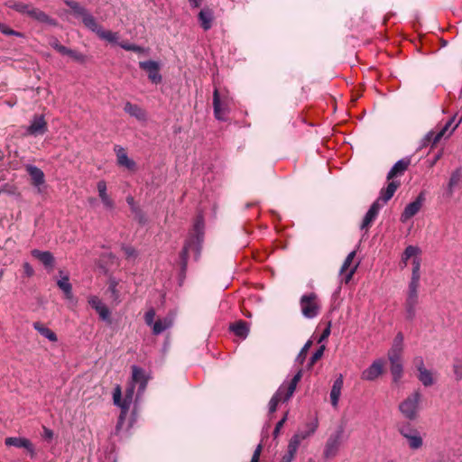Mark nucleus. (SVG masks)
Masks as SVG:
<instances>
[{
    "label": "nucleus",
    "instance_id": "nucleus-1",
    "mask_svg": "<svg viewBox=\"0 0 462 462\" xmlns=\"http://www.w3.org/2000/svg\"><path fill=\"white\" fill-rule=\"evenodd\" d=\"M204 236V219L202 216H198L193 225V232L187 239L180 253V264L181 269L184 271L187 267L189 253L194 254L197 260L200 254L201 244Z\"/></svg>",
    "mask_w": 462,
    "mask_h": 462
},
{
    "label": "nucleus",
    "instance_id": "nucleus-2",
    "mask_svg": "<svg viewBox=\"0 0 462 462\" xmlns=\"http://www.w3.org/2000/svg\"><path fill=\"white\" fill-rule=\"evenodd\" d=\"M318 428V422H311L308 424V430H298L289 440L287 450L284 455H282L280 462H291L294 459V457L298 451V448L300 443L310 437L316 431Z\"/></svg>",
    "mask_w": 462,
    "mask_h": 462
},
{
    "label": "nucleus",
    "instance_id": "nucleus-3",
    "mask_svg": "<svg viewBox=\"0 0 462 462\" xmlns=\"http://www.w3.org/2000/svg\"><path fill=\"white\" fill-rule=\"evenodd\" d=\"M420 399V393L414 391L400 403L399 410L406 419L415 420L417 418Z\"/></svg>",
    "mask_w": 462,
    "mask_h": 462
},
{
    "label": "nucleus",
    "instance_id": "nucleus-4",
    "mask_svg": "<svg viewBox=\"0 0 462 462\" xmlns=\"http://www.w3.org/2000/svg\"><path fill=\"white\" fill-rule=\"evenodd\" d=\"M302 315L307 319H313L319 313L320 306L317 301L315 293L304 294L300 300Z\"/></svg>",
    "mask_w": 462,
    "mask_h": 462
},
{
    "label": "nucleus",
    "instance_id": "nucleus-5",
    "mask_svg": "<svg viewBox=\"0 0 462 462\" xmlns=\"http://www.w3.org/2000/svg\"><path fill=\"white\" fill-rule=\"evenodd\" d=\"M230 99L227 96L220 97L217 88L213 92L214 116L219 121H226L229 113Z\"/></svg>",
    "mask_w": 462,
    "mask_h": 462
},
{
    "label": "nucleus",
    "instance_id": "nucleus-6",
    "mask_svg": "<svg viewBox=\"0 0 462 462\" xmlns=\"http://www.w3.org/2000/svg\"><path fill=\"white\" fill-rule=\"evenodd\" d=\"M133 396H134V386H129L126 390H125V398L124 400L122 401L121 400V389L119 386H116L115 388V391H114V393H113V400H114V403L117 406H119L121 409H122V414L125 415L129 407H130V404L133 401Z\"/></svg>",
    "mask_w": 462,
    "mask_h": 462
},
{
    "label": "nucleus",
    "instance_id": "nucleus-7",
    "mask_svg": "<svg viewBox=\"0 0 462 462\" xmlns=\"http://www.w3.org/2000/svg\"><path fill=\"white\" fill-rule=\"evenodd\" d=\"M148 383V376L146 375L144 370L137 365L132 366V383L130 386L135 387L138 385L137 396H140L143 393L146 389Z\"/></svg>",
    "mask_w": 462,
    "mask_h": 462
},
{
    "label": "nucleus",
    "instance_id": "nucleus-8",
    "mask_svg": "<svg viewBox=\"0 0 462 462\" xmlns=\"http://www.w3.org/2000/svg\"><path fill=\"white\" fill-rule=\"evenodd\" d=\"M343 431V429L340 428L328 438L323 453L326 458L333 457L337 455L341 444Z\"/></svg>",
    "mask_w": 462,
    "mask_h": 462
},
{
    "label": "nucleus",
    "instance_id": "nucleus-9",
    "mask_svg": "<svg viewBox=\"0 0 462 462\" xmlns=\"http://www.w3.org/2000/svg\"><path fill=\"white\" fill-rule=\"evenodd\" d=\"M139 67L147 72L148 79L154 84L161 83L162 78L160 74V64L154 60L140 61Z\"/></svg>",
    "mask_w": 462,
    "mask_h": 462
},
{
    "label": "nucleus",
    "instance_id": "nucleus-10",
    "mask_svg": "<svg viewBox=\"0 0 462 462\" xmlns=\"http://www.w3.org/2000/svg\"><path fill=\"white\" fill-rule=\"evenodd\" d=\"M384 361L383 359L374 360L369 367L361 374V379L364 381H374L383 372Z\"/></svg>",
    "mask_w": 462,
    "mask_h": 462
},
{
    "label": "nucleus",
    "instance_id": "nucleus-11",
    "mask_svg": "<svg viewBox=\"0 0 462 462\" xmlns=\"http://www.w3.org/2000/svg\"><path fill=\"white\" fill-rule=\"evenodd\" d=\"M403 350V335L402 332L397 333L393 345L388 351V359L390 363L402 362V354Z\"/></svg>",
    "mask_w": 462,
    "mask_h": 462
},
{
    "label": "nucleus",
    "instance_id": "nucleus-12",
    "mask_svg": "<svg viewBox=\"0 0 462 462\" xmlns=\"http://www.w3.org/2000/svg\"><path fill=\"white\" fill-rule=\"evenodd\" d=\"M423 201H424V196H423V194H420L414 201L409 203L405 207L403 212L401 215V221L402 223H405L410 218L414 217L421 208Z\"/></svg>",
    "mask_w": 462,
    "mask_h": 462
},
{
    "label": "nucleus",
    "instance_id": "nucleus-13",
    "mask_svg": "<svg viewBox=\"0 0 462 462\" xmlns=\"http://www.w3.org/2000/svg\"><path fill=\"white\" fill-rule=\"evenodd\" d=\"M419 304V292L407 291L404 309L406 319L413 320L416 317V308Z\"/></svg>",
    "mask_w": 462,
    "mask_h": 462
},
{
    "label": "nucleus",
    "instance_id": "nucleus-14",
    "mask_svg": "<svg viewBox=\"0 0 462 462\" xmlns=\"http://www.w3.org/2000/svg\"><path fill=\"white\" fill-rule=\"evenodd\" d=\"M47 132V124L42 116H35L27 127L26 133L30 135L38 136Z\"/></svg>",
    "mask_w": 462,
    "mask_h": 462
},
{
    "label": "nucleus",
    "instance_id": "nucleus-15",
    "mask_svg": "<svg viewBox=\"0 0 462 462\" xmlns=\"http://www.w3.org/2000/svg\"><path fill=\"white\" fill-rule=\"evenodd\" d=\"M356 256V251H352L350 252L346 258L345 259L341 268H340V275H344V281L346 283L349 282V281L352 279L356 268H357V265L358 264H356L355 266H353L352 268H350V265L354 260Z\"/></svg>",
    "mask_w": 462,
    "mask_h": 462
},
{
    "label": "nucleus",
    "instance_id": "nucleus-16",
    "mask_svg": "<svg viewBox=\"0 0 462 462\" xmlns=\"http://www.w3.org/2000/svg\"><path fill=\"white\" fill-rule=\"evenodd\" d=\"M382 208H383V204L380 203L379 201H374L371 205L370 208L368 209V211L366 212V214L364 217V219H363L361 226H360L361 229H368L370 227L372 223L374 221V219L378 216V213Z\"/></svg>",
    "mask_w": 462,
    "mask_h": 462
},
{
    "label": "nucleus",
    "instance_id": "nucleus-17",
    "mask_svg": "<svg viewBox=\"0 0 462 462\" xmlns=\"http://www.w3.org/2000/svg\"><path fill=\"white\" fill-rule=\"evenodd\" d=\"M400 185L401 183L398 180L390 181L386 188L381 189L380 196L375 201H379L383 206L393 197Z\"/></svg>",
    "mask_w": 462,
    "mask_h": 462
},
{
    "label": "nucleus",
    "instance_id": "nucleus-18",
    "mask_svg": "<svg viewBox=\"0 0 462 462\" xmlns=\"http://www.w3.org/2000/svg\"><path fill=\"white\" fill-rule=\"evenodd\" d=\"M400 185L401 183L398 180L390 181L386 188L381 189L380 196L375 201H379L383 206L393 197Z\"/></svg>",
    "mask_w": 462,
    "mask_h": 462
},
{
    "label": "nucleus",
    "instance_id": "nucleus-19",
    "mask_svg": "<svg viewBox=\"0 0 462 462\" xmlns=\"http://www.w3.org/2000/svg\"><path fill=\"white\" fill-rule=\"evenodd\" d=\"M90 306L96 310L101 319L110 322V311L108 308L97 296L88 300Z\"/></svg>",
    "mask_w": 462,
    "mask_h": 462
},
{
    "label": "nucleus",
    "instance_id": "nucleus-20",
    "mask_svg": "<svg viewBox=\"0 0 462 462\" xmlns=\"http://www.w3.org/2000/svg\"><path fill=\"white\" fill-rule=\"evenodd\" d=\"M5 444L8 447L23 448L27 449L32 455L34 454L33 445L25 438L9 437L5 439Z\"/></svg>",
    "mask_w": 462,
    "mask_h": 462
},
{
    "label": "nucleus",
    "instance_id": "nucleus-21",
    "mask_svg": "<svg viewBox=\"0 0 462 462\" xmlns=\"http://www.w3.org/2000/svg\"><path fill=\"white\" fill-rule=\"evenodd\" d=\"M115 152L117 157V163L119 166L125 167L130 171L135 169V162L127 156L125 150L121 146H115Z\"/></svg>",
    "mask_w": 462,
    "mask_h": 462
},
{
    "label": "nucleus",
    "instance_id": "nucleus-22",
    "mask_svg": "<svg viewBox=\"0 0 462 462\" xmlns=\"http://www.w3.org/2000/svg\"><path fill=\"white\" fill-rule=\"evenodd\" d=\"M411 163V160L409 158L401 159L391 168L389 172L387 173V180H393L395 177L401 176L404 173V171L408 169Z\"/></svg>",
    "mask_w": 462,
    "mask_h": 462
},
{
    "label": "nucleus",
    "instance_id": "nucleus-23",
    "mask_svg": "<svg viewBox=\"0 0 462 462\" xmlns=\"http://www.w3.org/2000/svg\"><path fill=\"white\" fill-rule=\"evenodd\" d=\"M29 16L40 23H46L51 26L58 25V22L55 19L49 16L43 11H42L38 8H35L33 6L32 7V10L30 11Z\"/></svg>",
    "mask_w": 462,
    "mask_h": 462
},
{
    "label": "nucleus",
    "instance_id": "nucleus-24",
    "mask_svg": "<svg viewBox=\"0 0 462 462\" xmlns=\"http://www.w3.org/2000/svg\"><path fill=\"white\" fill-rule=\"evenodd\" d=\"M32 255L38 259L46 268H52L54 266V256L49 251H41L33 249L31 252Z\"/></svg>",
    "mask_w": 462,
    "mask_h": 462
},
{
    "label": "nucleus",
    "instance_id": "nucleus-25",
    "mask_svg": "<svg viewBox=\"0 0 462 462\" xmlns=\"http://www.w3.org/2000/svg\"><path fill=\"white\" fill-rule=\"evenodd\" d=\"M98 196L105 206L108 209H112L115 207L113 199L108 196L106 192V183L105 180H99L97 184Z\"/></svg>",
    "mask_w": 462,
    "mask_h": 462
},
{
    "label": "nucleus",
    "instance_id": "nucleus-26",
    "mask_svg": "<svg viewBox=\"0 0 462 462\" xmlns=\"http://www.w3.org/2000/svg\"><path fill=\"white\" fill-rule=\"evenodd\" d=\"M198 19L204 31L209 30L212 27L214 19L213 11L209 8L201 9L199 13Z\"/></svg>",
    "mask_w": 462,
    "mask_h": 462
},
{
    "label": "nucleus",
    "instance_id": "nucleus-27",
    "mask_svg": "<svg viewBox=\"0 0 462 462\" xmlns=\"http://www.w3.org/2000/svg\"><path fill=\"white\" fill-rule=\"evenodd\" d=\"M62 272H60V279L58 280L57 285L63 291L65 298L69 300H73L74 296L72 292V286L69 282V278L67 274L62 275Z\"/></svg>",
    "mask_w": 462,
    "mask_h": 462
},
{
    "label": "nucleus",
    "instance_id": "nucleus-28",
    "mask_svg": "<svg viewBox=\"0 0 462 462\" xmlns=\"http://www.w3.org/2000/svg\"><path fill=\"white\" fill-rule=\"evenodd\" d=\"M124 110L125 113L130 115L131 116L136 118L139 121L146 120V113L145 111L135 104H132L131 102H126L124 106Z\"/></svg>",
    "mask_w": 462,
    "mask_h": 462
},
{
    "label": "nucleus",
    "instance_id": "nucleus-29",
    "mask_svg": "<svg viewBox=\"0 0 462 462\" xmlns=\"http://www.w3.org/2000/svg\"><path fill=\"white\" fill-rule=\"evenodd\" d=\"M455 121V116L450 118L443 126V128L438 133L434 134L433 132H429L424 138V143L430 142L432 140V144H436L440 141V139L444 136L445 133L449 129V127L453 125Z\"/></svg>",
    "mask_w": 462,
    "mask_h": 462
},
{
    "label": "nucleus",
    "instance_id": "nucleus-30",
    "mask_svg": "<svg viewBox=\"0 0 462 462\" xmlns=\"http://www.w3.org/2000/svg\"><path fill=\"white\" fill-rule=\"evenodd\" d=\"M26 171L30 175L34 186L38 187L44 183V173L40 168L34 165H27Z\"/></svg>",
    "mask_w": 462,
    "mask_h": 462
},
{
    "label": "nucleus",
    "instance_id": "nucleus-31",
    "mask_svg": "<svg viewBox=\"0 0 462 462\" xmlns=\"http://www.w3.org/2000/svg\"><path fill=\"white\" fill-rule=\"evenodd\" d=\"M343 387V376L339 375L338 378H337L332 385L331 391H330V401L333 407H337L339 397L341 394V389Z\"/></svg>",
    "mask_w": 462,
    "mask_h": 462
},
{
    "label": "nucleus",
    "instance_id": "nucleus-32",
    "mask_svg": "<svg viewBox=\"0 0 462 462\" xmlns=\"http://www.w3.org/2000/svg\"><path fill=\"white\" fill-rule=\"evenodd\" d=\"M230 330L237 337L245 338L249 333V328L245 321L238 320L229 327Z\"/></svg>",
    "mask_w": 462,
    "mask_h": 462
},
{
    "label": "nucleus",
    "instance_id": "nucleus-33",
    "mask_svg": "<svg viewBox=\"0 0 462 462\" xmlns=\"http://www.w3.org/2000/svg\"><path fill=\"white\" fill-rule=\"evenodd\" d=\"M285 386L281 385L275 394L272 397L269 402V412L273 413L278 406V403L281 402H287L288 400L284 399L285 394Z\"/></svg>",
    "mask_w": 462,
    "mask_h": 462
},
{
    "label": "nucleus",
    "instance_id": "nucleus-34",
    "mask_svg": "<svg viewBox=\"0 0 462 462\" xmlns=\"http://www.w3.org/2000/svg\"><path fill=\"white\" fill-rule=\"evenodd\" d=\"M417 378L425 387L432 386L436 382L435 373L427 368L420 372L417 374Z\"/></svg>",
    "mask_w": 462,
    "mask_h": 462
},
{
    "label": "nucleus",
    "instance_id": "nucleus-35",
    "mask_svg": "<svg viewBox=\"0 0 462 462\" xmlns=\"http://www.w3.org/2000/svg\"><path fill=\"white\" fill-rule=\"evenodd\" d=\"M82 22L84 25L90 30L91 32H95L97 36L99 35L100 32L102 31V26L98 24L96 18L89 13H88L83 18Z\"/></svg>",
    "mask_w": 462,
    "mask_h": 462
},
{
    "label": "nucleus",
    "instance_id": "nucleus-36",
    "mask_svg": "<svg viewBox=\"0 0 462 462\" xmlns=\"http://www.w3.org/2000/svg\"><path fill=\"white\" fill-rule=\"evenodd\" d=\"M301 376H302V373H301V370H300L292 377V379L291 380V382L288 384H285V383L282 384L285 386V391H284L285 392V394H284L285 400H290V398L292 396L298 383L301 379Z\"/></svg>",
    "mask_w": 462,
    "mask_h": 462
},
{
    "label": "nucleus",
    "instance_id": "nucleus-37",
    "mask_svg": "<svg viewBox=\"0 0 462 462\" xmlns=\"http://www.w3.org/2000/svg\"><path fill=\"white\" fill-rule=\"evenodd\" d=\"M172 325L171 319L169 318L160 319L156 320L152 327L154 335H160Z\"/></svg>",
    "mask_w": 462,
    "mask_h": 462
},
{
    "label": "nucleus",
    "instance_id": "nucleus-38",
    "mask_svg": "<svg viewBox=\"0 0 462 462\" xmlns=\"http://www.w3.org/2000/svg\"><path fill=\"white\" fill-rule=\"evenodd\" d=\"M33 328L42 337H46L50 341L56 342L58 340V337H57L56 334L51 329H50L49 328L43 326L40 322L33 323Z\"/></svg>",
    "mask_w": 462,
    "mask_h": 462
},
{
    "label": "nucleus",
    "instance_id": "nucleus-39",
    "mask_svg": "<svg viewBox=\"0 0 462 462\" xmlns=\"http://www.w3.org/2000/svg\"><path fill=\"white\" fill-rule=\"evenodd\" d=\"M64 4L68 5L76 15L81 16L82 18L88 13L85 7L76 1L64 0Z\"/></svg>",
    "mask_w": 462,
    "mask_h": 462
},
{
    "label": "nucleus",
    "instance_id": "nucleus-40",
    "mask_svg": "<svg viewBox=\"0 0 462 462\" xmlns=\"http://www.w3.org/2000/svg\"><path fill=\"white\" fill-rule=\"evenodd\" d=\"M391 374L393 375V381L398 383L402 377L403 366L402 362L391 363Z\"/></svg>",
    "mask_w": 462,
    "mask_h": 462
},
{
    "label": "nucleus",
    "instance_id": "nucleus-41",
    "mask_svg": "<svg viewBox=\"0 0 462 462\" xmlns=\"http://www.w3.org/2000/svg\"><path fill=\"white\" fill-rule=\"evenodd\" d=\"M406 439L408 440L409 447L411 449H419L423 444L422 438L418 431L411 436H407Z\"/></svg>",
    "mask_w": 462,
    "mask_h": 462
},
{
    "label": "nucleus",
    "instance_id": "nucleus-42",
    "mask_svg": "<svg viewBox=\"0 0 462 462\" xmlns=\"http://www.w3.org/2000/svg\"><path fill=\"white\" fill-rule=\"evenodd\" d=\"M98 37L102 40H105L110 43H118L119 34L118 32H114L108 30H104L100 32Z\"/></svg>",
    "mask_w": 462,
    "mask_h": 462
},
{
    "label": "nucleus",
    "instance_id": "nucleus-43",
    "mask_svg": "<svg viewBox=\"0 0 462 462\" xmlns=\"http://www.w3.org/2000/svg\"><path fill=\"white\" fill-rule=\"evenodd\" d=\"M62 55H68L70 58H72L74 60L79 61L80 63H83L86 60V56L84 54H82L79 51H76L74 50H71L69 48H67V47H66L64 52L62 53Z\"/></svg>",
    "mask_w": 462,
    "mask_h": 462
},
{
    "label": "nucleus",
    "instance_id": "nucleus-44",
    "mask_svg": "<svg viewBox=\"0 0 462 462\" xmlns=\"http://www.w3.org/2000/svg\"><path fill=\"white\" fill-rule=\"evenodd\" d=\"M32 5L24 4V3H14L10 5V8L21 13V14H26L29 15L30 11L32 10Z\"/></svg>",
    "mask_w": 462,
    "mask_h": 462
},
{
    "label": "nucleus",
    "instance_id": "nucleus-45",
    "mask_svg": "<svg viewBox=\"0 0 462 462\" xmlns=\"http://www.w3.org/2000/svg\"><path fill=\"white\" fill-rule=\"evenodd\" d=\"M461 177L462 173L460 169H457L455 171H453L448 182L449 189L457 186L460 182Z\"/></svg>",
    "mask_w": 462,
    "mask_h": 462
},
{
    "label": "nucleus",
    "instance_id": "nucleus-46",
    "mask_svg": "<svg viewBox=\"0 0 462 462\" xmlns=\"http://www.w3.org/2000/svg\"><path fill=\"white\" fill-rule=\"evenodd\" d=\"M312 345V342L311 340H308L305 345L303 346V347L301 348V350L300 351L297 358H296V361L299 362V363H303V361L305 360L306 358V356H307V353L309 351V349L310 348Z\"/></svg>",
    "mask_w": 462,
    "mask_h": 462
},
{
    "label": "nucleus",
    "instance_id": "nucleus-47",
    "mask_svg": "<svg viewBox=\"0 0 462 462\" xmlns=\"http://www.w3.org/2000/svg\"><path fill=\"white\" fill-rule=\"evenodd\" d=\"M453 372L457 381H460L462 379V358L456 359L453 365Z\"/></svg>",
    "mask_w": 462,
    "mask_h": 462
},
{
    "label": "nucleus",
    "instance_id": "nucleus-48",
    "mask_svg": "<svg viewBox=\"0 0 462 462\" xmlns=\"http://www.w3.org/2000/svg\"><path fill=\"white\" fill-rule=\"evenodd\" d=\"M412 365L418 372H421L422 370L426 369L424 359L421 356H417L412 359Z\"/></svg>",
    "mask_w": 462,
    "mask_h": 462
},
{
    "label": "nucleus",
    "instance_id": "nucleus-49",
    "mask_svg": "<svg viewBox=\"0 0 462 462\" xmlns=\"http://www.w3.org/2000/svg\"><path fill=\"white\" fill-rule=\"evenodd\" d=\"M324 351L325 346H320L319 349H317L311 356L309 365H313L319 359H320L324 354Z\"/></svg>",
    "mask_w": 462,
    "mask_h": 462
},
{
    "label": "nucleus",
    "instance_id": "nucleus-50",
    "mask_svg": "<svg viewBox=\"0 0 462 462\" xmlns=\"http://www.w3.org/2000/svg\"><path fill=\"white\" fill-rule=\"evenodd\" d=\"M155 310L153 309H150L149 310H147L144 314V321L146 323L147 326L149 327H152L153 324H154V318H155Z\"/></svg>",
    "mask_w": 462,
    "mask_h": 462
},
{
    "label": "nucleus",
    "instance_id": "nucleus-51",
    "mask_svg": "<svg viewBox=\"0 0 462 462\" xmlns=\"http://www.w3.org/2000/svg\"><path fill=\"white\" fill-rule=\"evenodd\" d=\"M404 254H406V258H411L420 254V249L418 246L409 245L405 248Z\"/></svg>",
    "mask_w": 462,
    "mask_h": 462
},
{
    "label": "nucleus",
    "instance_id": "nucleus-52",
    "mask_svg": "<svg viewBox=\"0 0 462 462\" xmlns=\"http://www.w3.org/2000/svg\"><path fill=\"white\" fill-rule=\"evenodd\" d=\"M49 44L51 48H53L54 50H56L58 52H60V54H62L66 49L65 46L61 45L58 39L55 38V37H51L49 41Z\"/></svg>",
    "mask_w": 462,
    "mask_h": 462
},
{
    "label": "nucleus",
    "instance_id": "nucleus-53",
    "mask_svg": "<svg viewBox=\"0 0 462 462\" xmlns=\"http://www.w3.org/2000/svg\"><path fill=\"white\" fill-rule=\"evenodd\" d=\"M399 431H400L401 435L406 439L407 436H411V435L414 434L415 432H417L418 430L411 428L409 424H407V425L402 426L399 429Z\"/></svg>",
    "mask_w": 462,
    "mask_h": 462
},
{
    "label": "nucleus",
    "instance_id": "nucleus-54",
    "mask_svg": "<svg viewBox=\"0 0 462 462\" xmlns=\"http://www.w3.org/2000/svg\"><path fill=\"white\" fill-rule=\"evenodd\" d=\"M420 278L411 277V281L408 286V291L419 292Z\"/></svg>",
    "mask_w": 462,
    "mask_h": 462
},
{
    "label": "nucleus",
    "instance_id": "nucleus-55",
    "mask_svg": "<svg viewBox=\"0 0 462 462\" xmlns=\"http://www.w3.org/2000/svg\"><path fill=\"white\" fill-rule=\"evenodd\" d=\"M412 273L411 277L420 278V260L418 257H415L412 261Z\"/></svg>",
    "mask_w": 462,
    "mask_h": 462
},
{
    "label": "nucleus",
    "instance_id": "nucleus-56",
    "mask_svg": "<svg viewBox=\"0 0 462 462\" xmlns=\"http://www.w3.org/2000/svg\"><path fill=\"white\" fill-rule=\"evenodd\" d=\"M0 32L5 35H14V36H19V37L22 36V33L9 28L8 26H6L4 23H0Z\"/></svg>",
    "mask_w": 462,
    "mask_h": 462
},
{
    "label": "nucleus",
    "instance_id": "nucleus-57",
    "mask_svg": "<svg viewBox=\"0 0 462 462\" xmlns=\"http://www.w3.org/2000/svg\"><path fill=\"white\" fill-rule=\"evenodd\" d=\"M122 250L127 258H135L137 256L136 250L132 246H123Z\"/></svg>",
    "mask_w": 462,
    "mask_h": 462
},
{
    "label": "nucleus",
    "instance_id": "nucleus-58",
    "mask_svg": "<svg viewBox=\"0 0 462 462\" xmlns=\"http://www.w3.org/2000/svg\"><path fill=\"white\" fill-rule=\"evenodd\" d=\"M116 285H117V282L116 281H111L109 283V287H108L109 291L111 292L114 300H117L119 298L118 292L116 290Z\"/></svg>",
    "mask_w": 462,
    "mask_h": 462
},
{
    "label": "nucleus",
    "instance_id": "nucleus-59",
    "mask_svg": "<svg viewBox=\"0 0 462 462\" xmlns=\"http://www.w3.org/2000/svg\"><path fill=\"white\" fill-rule=\"evenodd\" d=\"M23 273L26 277H32L34 274V270H33L32 266L27 262H25L23 264Z\"/></svg>",
    "mask_w": 462,
    "mask_h": 462
},
{
    "label": "nucleus",
    "instance_id": "nucleus-60",
    "mask_svg": "<svg viewBox=\"0 0 462 462\" xmlns=\"http://www.w3.org/2000/svg\"><path fill=\"white\" fill-rule=\"evenodd\" d=\"M286 419H287V418H286V416H284L282 420H280L277 422V424H276V426H275V428H274V430H273V436H274V438H276V437L279 435L281 429L283 427V424H284V423H285V421H286Z\"/></svg>",
    "mask_w": 462,
    "mask_h": 462
},
{
    "label": "nucleus",
    "instance_id": "nucleus-61",
    "mask_svg": "<svg viewBox=\"0 0 462 462\" xmlns=\"http://www.w3.org/2000/svg\"><path fill=\"white\" fill-rule=\"evenodd\" d=\"M53 436H54V433L51 430L46 428V427H43V434H42V437L44 439L46 440H51L53 439Z\"/></svg>",
    "mask_w": 462,
    "mask_h": 462
},
{
    "label": "nucleus",
    "instance_id": "nucleus-62",
    "mask_svg": "<svg viewBox=\"0 0 462 462\" xmlns=\"http://www.w3.org/2000/svg\"><path fill=\"white\" fill-rule=\"evenodd\" d=\"M126 202L130 206L133 212L137 211L139 209L137 206L135 205L134 199L132 196H128L126 198Z\"/></svg>",
    "mask_w": 462,
    "mask_h": 462
},
{
    "label": "nucleus",
    "instance_id": "nucleus-63",
    "mask_svg": "<svg viewBox=\"0 0 462 462\" xmlns=\"http://www.w3.org/2000/svg\"><path fill=\"white\" fill-rule=\"evenodd\" d=\"M330 334V325H328L322 332L319 339V343L322 342L323 340H325L326 338H328V337L329 336Z\"/></svg>",
    "mask_w": 462,
    "mask_h": 462
},
{
    "label": "nucleus",
    "instance_id": "nucleus-64",
    "mask_svg": "<svg viewBox=\"0 0 462 462\" xmlns=\"http://www.w3.org/2000/svg\"><path fill=\"white\" fill-rule=\"evenodd\" d=\"M118 44H119V46H120L122 49H124V50H125V51H134V44H133V43H129V42H120V43H118Z\"/></svg>",
    "mask_w": 462,
    "mask_h": 462
}]
</instances>
